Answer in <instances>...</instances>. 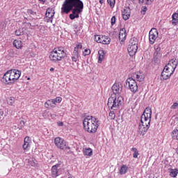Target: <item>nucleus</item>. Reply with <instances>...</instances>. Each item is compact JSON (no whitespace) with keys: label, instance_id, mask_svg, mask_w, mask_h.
<instances>
[{"label":"nucleus","instance_id":"a18cd8bd","mask_svg":"<svg viewBox=\"0 0 178 178\" xmlns=\"http://www.w3.org/2000/svg\"><path fill=\"white\" fill-rule=\"evenodd\" d=\"M73 27H74V30H77L78 26H77V24H74Z\"/></svg>","mask_w":178,"mask_h":178},{"label":"nucleus","instance_id":"f03ea898","mask_svg":"<svg viewBox=\"0 0 178 178\" xmlns=\"http://www.w3.org/2000/svg\"><path fill=\"white\" fill-rule=\"evenodd\" d=\"M151 118H152V110L147 107L141 115L140 122L138 127V133L140 136H145L151 126Z\"/></svg>","mask_w":178,"mask_h":178},{"label":"nucleus","instance_id":"a19ab883","mask_svg":"<svg viewBox=\"0 0 178 178\" xmlns=\"http://www.w3.org/2000/svg\"><path fill=\"white\" fill-rule=\"evenodd\" d=\"M178 106V103L175 102L173 104V105L171 106V109H176Z\"/></svg>","mask_w":178,"mask_h":178},{"label":"nucleus","instance_id":"7ed1b4c3","mask_svg":"<svg viewBox=\"0 0 178 178\" xmlns=\"http://www.w3.org/2000/svg\"><path fill=\"white\" fill-rule=\"evenodd\" d=\"M99 124H101L99 120L92 115L86 117L83 121L84 130L91 134L97 133Z\"/></svg>","mask_w":178,"mask_h":178},{"label":"nucleus","instance_id":"c03bdc74","mask_svg":"<svg viewBox=\"0 0 178 178\" xmlns=\"http://www.w3.org/2000/svg\"><path fill=\"white\" fill-rule=\"evenodd\" d=\"M0 116H3V110L0 109Z\"/></svg>","mask_w":178,"mask_h":178},{"label":"nucleus","instance_id":"4be33fe9","mask_svg":"<svg viewBox=\"0 0 178 178\" xmlns=\"http://www.w3.org/2000/svg\"><path fill=\"white\" fill-rule=\"evenodd\" d=\"M44 106L47 109H49V108H55V103L52 99H49L44 103Z\"/></svg>","mask_w":178,"mask_h":178},{"label":"nucleus","instance_id":"72a5a7b5","mask_svg":"<svg viewBox=\"0 0 178 178\" xmlns=\"http://www.w3.org/2000/svg\"><path fill=\"white\" fill-rule=\"evenodd\" d=\"M53 102H54V104L56 105L57 104H60L62 102V97H57L55 99H52Z\"/></svg>","mask_w":178,"mask_h":178},{"label":"nucleus","instance_id":"8fccbe9b","mask_svg":"<svg viewBox=\"0 0 178 178\" xmlns=\"http://www.w3.org/2000/svg\"><path fill=\"white\" fill-rule=\"evenodd\" d=\"M50 115H51V118H55V116H56V115H54V114H53V115H52V114H50Z\"/></svg>","mask_w":178,"mask_h":178},{"label":"nucleus","instance_id":"a211bd4d","mask_svg":"<svg viewBox=\"0 0 178 178\" xmlns=\"http://www.w3.org/2000/svg\"><path fill=\"white\" fill-rule=\"evenodd\" d=\"M126 37H127V32L126 31V29L123 28L120 30L119 33V40L122 42L126 41Z\"/></svg>","mask_w":178,"mask_h":178},{"label":"nucleus","instance_id":"dca6fc26","mask_svg":"<svg viewBox=\"0 0 178 178\" xmlns=\"http://www.w3.org/2000/svg\"><path fill=\"white\" fill-rule=\"evenodd\" d=\"M177 60H176V58H172L169 61L166 66L175 72V70H176V67H177Z\"/></svg>","mask_w":178,"mask_h":178},{"label":"nucleus","instance_id":"6ab92c4d","mask_svg":"<svg viewBox=\"0 0 178 178\" xmlns=\"http://www.w3.org/2000/svg\"><path fill=\"white\" fill-rule=\"evenodd\" d=\"M130 13L131 11L129 8H124L122 11V19L124 20H129V19H130Z\"/></svg>","mask_w":178,"mask_h":178},{"label":"nucleus","instance_id":"20e7f679","mask_svg":"<svg viewBox=\"0 0 178 178\" xmlns=\"http://www.w3.org/2000/svg\"><path fill=\"white\" fill-rule=\"evenodd\" d=\"M22 76V72L17 70H10L7 71L2 78V82L4 84H13L16 83Z\"/></svg>","mask_w":178,"mask_h":178},{"label":"nucleus","instance_id":"7c9ffc66","mask_svg":"<svg viewBox=\"0 0 178 178\" xmlns=\"http://www.w3.org/2000/svg\"><path fill=\"white\" fill-rule=\"evenodd\" d=\"M173 140H178V129H174L172 132Z\"/></svg>","mask_w":178,"mask_h":178},{"label":"nucleus","instance_id":"603ef678","mask_svg":"<svg viewBox=\"0 0 178 178\" xmlns=\"http://www.w3.org/2000/svg\"><path fill=\"white\" fill-rule=\"evenodd\" d=\"M50 72H54V68H50Z\"/></svg>","mask_w":178,"mask_h":178},{"label":"nucleus","instance_id":"f257e3e1","mask_svg":"<svg viewBox=\"0 0 178 178\" xmlns=\"http://www.w3.org/2000/svg\"><path fill=\"white\" fill-rule=\"evenodd\" d=\"M84 9V3L81 0H65L61 7V13H70V19L74 20V19H79L80 17V13L83 12Z\"/></svg>","mask_w":178,"mask_h":178},{"label":"nucleus","instance_id":"4c0bfd02","mask_svg":"<svg viewBox=\"0 0 178 178\" xmlns=\"http://www.w3.org/2000/svg\"><path fill=\"white\" fill-rule=\"evenodd\" d=\"M91 54V50L90 49H86L83 52V56H87L88 55H90Z\"/></svg>","mask_w":178,"mask_h":178},{"label":"nucleus","instance_id":"f3484780","mask_svg":"<svg viewBox=\"0 0 178 178\" xmlns=\"http://www.w3.org/2000/svg\"><path fill=\"white\" fill-rule=\"evenodd\" d=\"M31 140H30V137L26 136L24 140V144L22 145L23 149L24 151H29L30 149V144Z\"/></svg>","mask_w":178,"mask_h":178},{"label":"nucleus","instance_id":"aec40b11","mask_svg":"<svg viewBox=\"0 0 178 178\" xmlns=\"http://www.w3.org/2000/svg\"><path fill=\"white\" fill-rule=\"evenodd\" d=\"M134 79H136L137 81H143L145 79L144 74L142 72H136L133 74Z\"/></svg>","mask_w":178,"mask_h":178},{"label":"nucleus","instance_id":"cd10ccee","mask_svg":"<svg viewBox=\"0 0 178 178\" xmlns=\"http://www.w3.org/2000/svg\"><path fill=\"white\" fill-rule=\"evenodd\" d=\"M79 56H80V54H79L78 53L73 52L72 56V62H77V60H79Z\"/></svg>","mask_w":178,"mask_h":178},{"label":"nucleus","instance_id":"9d476101","mask_svg":"<svg viewBox=\"0 0 178 178\" xmlns=\"http://www.w3.org/2000/svg\"><path fill=\"white\" fill-rule=\"evenodd\" d=\"M54 144L60 149H70V147L67 145L66 141L60 137L54 139Z\"/></svg>","mask_w":178,"mask_h":178},{"label":"nucleus","instance_id":"37998d69","mask_svg":"<svg viewBox=\"0 0 178 178\" xmlns=\"http://www.w3.org/2000/svg\"><path fill=\"white\" fill-rule=\"evenodd\" d=\"M57 124H58V126L62 127V126H63V122H57Z\"/></svg>","mask_w":178,"mask_h":178},{"label":"nucleus","instance_id":"0eeeda50","mask_svg":"<svg viewBox=\"0 0 178 178\" xmlns=\"http://www.w3.org/2000/svg\"><path fill=\"white\" fill-rule=\"evenodd\" d=\"M138 49V46L137 44V39H131L127 48L130 56H134V55H136V54L137 53Z\"/></svg>","mask_w":178,"mask_h":178},{"label":"nucleus","instance_id":"473e14b6","mask_svg":"<svg viewBox=\"0 0 178 178\" xmlns=\"http://www.w3.org/2000/svg\"><path fill=\"white\" fill-rule=\"evenodd\" d=\"M108 5H110V8L113 9L115 8V5L116 3V0H107Z\"/></svg>","mask_w":178,"mask_h":178},{"label":"nucleus","instance_id":"79ce46f5","mask_svg":"<svg viewBox=\"0 0 178 178\" xmlns=\"http://www.w3.org/2000/svg\"><path fill=\"white\" fill-rule=\"evenodd\" d=\"M145 2L147 3V5H151V3H152V2H154V0H145Z\"/></svg>","mask_w":178,"mask_h":178},{"label":"nucleus","instance_id":"f704fd0d","mask_svg":"<svg viewBox=\"0 0 178 178\" xmlns=\"http://www.w3.org/2000/svg\"><path fill=\"white\" fill-rule=\"evenodd\" d=\"M24 34V32L23 31V29H19L15 31V35H23Z\"/></svg>","mask_w":178,"mask_h":178},{"label":"nucleus","instance_id":"2f4dec72","mask_svg":"<svg viewBox=\"0 0 178 178\" xmlns=\"http://www.w3.org/2000/svg\"><path fill=\"white\" fill-rule=\"evenodd\" d=\"M15 97H8L7 99V104H8V105L12 106L15 104Z\"/></svg>","mask_w":178,"mask_h":178},{"label":"nucleus","instance_id":"1a4fd4ad","mask_svg":"<svg viewBox=\"0 0 178 178\" xmlns=\"http://www.w3.org/2000/svg\"><path fill=\"white\" fill-rule=\"evenodd\" d=\"M126 85L128 86L130 91L134 92V94L138 91V86L134 78H128L126 81Z\"/></svg>","mask_w":178,"mask_h":178},{"label":"nucleus","instance_id":"423d86ee","mask_svg":"<svg viewBox=\"0 0 178 178\" xmlns=\"http://www.w3.org/2000/svg\"><path fill=\"white\" fill-rule=\"evenodd\" d=\"M122 102H123V97L112 95L111 97L108 98L107 105L112 111H116L119 108V106L122 105Z\"/></svg>","mask_w":178,"mask_h":178},{"label":"nucleus","instance_id":"4468645a","mask_svg":"<svg viewBox=\"0 0 178 178\" xmlns=\"http://www.w3.org/2000/svg\"><path fill=\"white\" fill-rule=\"evenodd\" d=\"M123 90V86L120 83H114L112 86L113 95H120Z\"/></svg>","mask_w":178,"mask_h":178},{"label":"nucleus","instance_id":"ea45409f","mask_svg":"<svg viewBox=\"0 0 178 178\" xmlns=\"http://www.w3.org/2000/svg\"><path fill=\"white\" fill-rule=\"evenodd\" d=\"M140 12L142 15H145V12H147V6H143Z\"/></svg>","mask_w":178,"mask_h":178},{"label":"nucleus","instance_id":"39448f33","mask_svg":"<svg viewBox=\"0 0 178 178\" xmlns=\"http://www.w3.org/2000/svg\"><path fill=\"white\" fill-rule=\"evenodd\" d=\"M66 55L65 48L60 47L54 48L53 51L50 52L49 58L51 62L56 63V62H59V60L65 59V58H66Z\"/></svg>","mask_w":178,"mask_h":178},{"label":"nucleus","instance_id":"bb28decb","mask_svg":"<svg viewBox=\"0 0 178 178\" xmlns=\"http://www.w3.org/2000/svg\"><path fill=\"white\" fill-rule=\"evenodd\" d=\"M104 58H105V54H104V51H102V50L99 51L98 63H102V61L104 60Z\"/></svg>","mask_w":178,"mask_h":178},{"label":"nucleus","instance_id":"9b49d317","mask_svg":"<svg viewBox=\"0 0 178 178\" xmlns=\"http://www.w3.org/2000/svg\"><path fill=\"white\" fill-rule=\"evenodd\" d=\"M94 40L95 41H96V42H99V44H104V45H108V44H111V38L106 35H95Z\"/></svg>","mask_w":178,"mask_h":178},{"label":"nucleus","instance_id":"c9c22d12","mask_svg":"<svg viewBox=\"0 0 178 178\" xmlns=\"http://www.w3.org/2000/svg\"><path fill=\"white\" fill-rule=\"evenodd\" d=\"M108 116L111 120H113L115 118H116V115H115V112L112 111H110Z\"/></svg>","mask_w":178,"mask_h":178},{"label":"nucleus","instance_id":"f8f14e48","mask_svg":"<svg viewBox=\"0 0 178 178\" xmlns=\"http://www.w3.org/2000/svg\"><path fill=\"white\" fill-rule=\"evenodd\" d=\"M158 30L155 28L152 29L149 32V42L151 45L155 44V41L158 38Z\"/></svg>","mask_w":178,"mask_h":178},{"label":"nucleus","instance_id":"c85d7f7f","mask_svg":"<svg viewBox=\"0 0 178 178\" xmlns=\"http://www.w3.org/2000/svg\"><path fill=\"white\" fill-rule=\"evenodd\" d=\"M131 151H133V157L134 158H138V155H140V153H138V150L136 147H133L131 149Z\"/></svg>","mask_w":178,"mask_h":178},{"label":"nucleus","instance_id":"6e6552de","mask_svg":"<svg viewBox=\"0 0 178 178\" xmlns=\"http://www.w3.org/2000/svg\"><path fill=\"white\" fill-rule=\"evenodd\" d=\"M173 73H175V71L165 65L161 74L160 79L161 81H165V80L170 79Z\"/></svg>","mask_w":178,"mask_h":178},{"label":"nucleus","instance_id":"a878e982","mask_svg":"<svg viewBox=\"0 0 178 178\" xmlns=\"http://www.w3.org/2000/svg\"><path fill=\"white\" fill-rule=\"evenodd\" d=\"M172 24L173 26H177L178 24V13H174L172 16Z\"/></svg>","mask_w":178,"mask_h":178},{"label":"nucleus","instance_id":"5701e85b","mask_svg":"<svg viewBox=\"0 0 178 178\" xmlns=\"http://www.w3.org/2000/svg\"><path fill=\"white\" fill-rule=\"evenodd\" d=\"M83 154L85 156H92V149L88 148H83Z\"/></svg>","mask_w":178,"mask_h":178},{"label":"nucleus","instance_id":"de8ad7c7","mask_svg":"<svg viewBox=\"0 0 178 178\" xmlns=\"http://www.w3.org/2000/svg\"><path fill=\"white\" fill-rule=\"evenodd\" d=\"M144 1L145 0H138L139 3H144Z\"/></svg>","mask_w":178,"mask_h":178},{"label":"nucleus","instance_id":"49530a36","mask_svg":"<svg viewBox=\"0 0 178 178\" xmlns=\"http://www.w3.org/2000/svg\"><path fill=\"white\" fill-rule=\"evenodd\" d=\"M20 124H22V126H24L25 122H24V121L21 120V121H20Z\"/></svg>","mask_w":178,"mask_h":178},{"label":"nucleus","instance_id":"e433bc0d","mask_svg":"<svg viewBox=\"0 0 178 178\" xmlns=\"http://www.w3.org/2000/svg\"><path fill=\"white\" fill-rule=\"evenodd\" d=\"M27 14L29 15V16H35L37 15V13L33 11L31 9H29L27 10Z\"/></svg>","mask_w":178,"mask_h":178},{"label":"nucleus","instance_id":"412c9836","mask_svg":"<svg viewBox=\"0 0 178 178\" xmlns=\"http://www.w3.org/2000/svg\"><path fill=\"white\" fill-rule=\"evenodd\" d=\"M13 46L17 48V49H22L23 48V42L20 40H15L13 41Z\"/></svg>","mask_w":178,"mask_h":178},{"label":"nucleus","instance_id":"58836bf2","mask_svg":"<svg viewBox=\"0 0 178 178\" xmlns=\"http://www.w3.org/2000/svg\"><path fill=\"white\" fill-rule=\"evenodd\" d=\"M115 23H116V17L113 16L111 19V26H113Z\"/></svg>","mask_w":178,"mask_h":178},{"label":"nucleus","instance_id":"b1692460","mask_svg":"<svg viewBox=\"0 0 178 178\" xmlns=\"http://www.w3.org/2000/svg\"><path fill=\"white\" fill-rule=\"evenodd\" d=\"M82 49H83V44H81V43H78L74 47L73 52L75 54H80Z\"/></svg>","mask_w":178,"mask_h":178},{"label":"nucleus","instance_id":"393cba45","mask_svg":"<svg viewBox=\"0 0 178 178\" xmlns=\"http://www.w3.org/2000/svg\"><path fill=\"white\" fill-rule=\"evenodd\" d=\"M129 170V167L126 165H122L120 169V175H126Z\"/></svg>","mask_w":178,"mask_h":178},{"label":"nucleus","instance_id":"ddd939ff","mask_svg":"<svg viewBox=\"0 0 178 178\" xmlns=\"http://www.w3.org/2000/svg\"><path fill=\"white\" fill-rule=\"evenodd\" d=\"M54 16L55 10H54L52 8H48L46 11L45 22L47 23H52Z\"/></svg>","mask_w":178,"mask_h":178},{"label":"nucleus","instance_id":"3c124183","mask_svg":"<svg viewBox=\"0 0 178 178\" xmlns=\"http://www.w3.org/2000/svg\"><path fill=\"white\" fill-rule=\"evenodd\" d=\"M40 2H45L47 0H39Z\"/></svg>","mask_w":178,"mask_h":178},{"label":"nucleus","instance_id":"09e8293b","mask_svg":"<svg viewBox=\"0 0 178 178\" xmlns=\"http://www.w3.org/2000/svg\"><path fill=\"white\" fill-rule=\"evenodd\" d=\"M99 3H101V5H102V3H104V0H99Z\"/></svg>","mask_w":178,"mask_h":178},{"label":"nucleus","instance_id":"c756f323","mask_svg":"<svg viewBox=\"0 0 178 178\" xmlns=\"http://www.w3.org/2000/svg\"><path fill=\"white\" fill-rule=\"evenodd\" d=\"M178 175V170L177 169H172L170 172V176L171 177H176Z\"/></svg>","mask_w":178,"mask_h":178},{"label":"nucleus","instance_id":"2eb2a0df","mask_svg":"<svg viewBox=\"0 0 178 178\" xmlns=\"http://www.w3.org/2000/svg\"><path fill=\"white\" fill-rule=\"evenodd\" d=\"M58 168H59V164L53 165L51 168V176L54 178H56L59 175H60V172Z\"/></svg>","mask_w":178,"mask_h":178}]
</instances>
